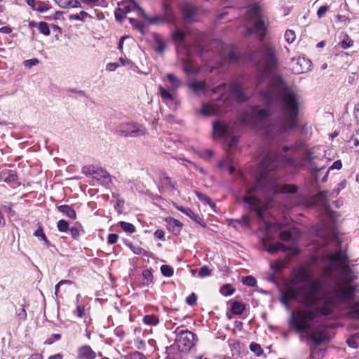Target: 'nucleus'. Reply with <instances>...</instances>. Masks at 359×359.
I'll use <instances>...</instances> for the list:
<instances>
[{
  "label": "nucleus",
  "mask_w": 359,
  "mask_h": 359,
  "mask_svg": "<svg viewBox=\"0 0 359 359\" xmlns=\"http://www.w3.org/2000/svg\"><path fill=\"white\" fill-rule=\"evenodd\" d=\"M39 60L37 58H33V59L25 60L24 65L26 67L30 68L32 66L36 65L37 64H39Z\"/></svg>",
  "instance_id": "603ef678"
},
{
  "label": "nucleus",
  "mask_w": 359,
  "mask_h": 359,
  "mask_svg": "<svg viewBox=\"0 0 359 359\" xmlns=\"http://www.w3.org/2000/svg\"><path fill=\"white\" fill-rule=\"evenodd\" d=\"M87 17H90L88 13L86 11H82L80 12L79 14L70 15L69 18L71 20H79V21L83 22V21H85V19Z\"/></svg>",
  "instance_id": "7c9ffc66"
},
{
  "label": "nucleus",
  "mask_w": 359,
  "mask_h": 359,
  "mask_svg": "<svg viewBox=\"0 0 359 359\" xmlns=\"http://www.w3.org/2000/svg\"><path fill=\"white\" fill-rule=\"evenodd\" d=\"M353 45V41L350 37L345 34L341 43V46L344 49H346Z\"/></svg>",
  "instance_id": "37998d69"
},
{
  "label": "nucleus",
  "mask_w": 359,
  "mask_h": 359,
  "mask_svg": "<svg viewBox=\"0 0 359 359\" xmlns=\"http://www.w3.org/2000/svg\"><path fill=\"white\" fill-rule=\"evenodd\" d=\"M130 25L137 29L141 34L145 33V25L135 18H129Z\"/></svg>",
  "instance_id": "bb28decb"
},
{
  "label": "nucleus",
  "mask_w": 359,
  "mask_h": 359,
  "mask_svg": "<svg viewBox=\"0 0 359 359\" xmlns=\"http://www.w3.org/2000/svg\"><path fill=\"white\" fill-rule=\"evenodd\" d=\"M212 138L214 140H222L229 150L233 149L238 142V137L232 133L230 124L221 120L212 123Z\"/></svg>",
  "instance_id": "423d86ee"
},
{
  "label": "nucleus",
  "mask_w": 359,
  "mask_h": 359,
  "mask_svg": "<svg viewBox=\"0 0 359 359\" xmlns=\"http://www.w3.org/2000/svg\"><path fill=\"white\" fill-rule=\"evenodd\" d=\"M34 235L36 237L41 238L46 243H48V241L47 240L41 226H39V228L35 231Z\"/></svg>",
  "instance_id": "3c124183"
},
{
  "label": "nucleus",
  "mask_w": 359,
  "mask_h": 359,
  "mask_svg": "<svg viewBox=\"0 0 359 359\" xmlns=\"http://www.w3.org/2000/svg\"><path fill=\"white\" fill-rule=\"evenodd\" d=\"M175 333V344L181 352H189L197 341L196 335L184 326L177 327Z\"/></svg>",
  "instance_id": "6e6552de"
},
{
  "label": "nucleus",
  "mask_w": 359,
  "mask_h": 359,
  "mask_svg": "<svg viewBox=\"0 0 359 359\" xmlns=\"http://www.w3.org/2000/svg\"><path fill=\"white\" fill-rule=\"evenodd\" d=\"M94 178L103 185H108L111 182V176L109 172L102 168H97Z\"/></svg>",
  "instance_id": "f3484780"
},
{
  "label": "nucleus",
  "mask_w": 359,
  "mask_h": 359,
  "mask_svg": "<svg viewBox=\"0 0 359 359\" xmlns=\"http://www.w3.org/2000/svg\"><path fill=\"white\" fill-rule=\"evenodd\" d=\"M182 11L185 20L188 22L195 21V17L198 15V9L189 4H184L182 8Z\"/></svg>",
  "instance_id": "2eb2a0df"
},
{
  "label": "nucleus",
  "mask_w": 359,
  "mask_h": 359,
  "mask_svg": "<svg viewBox=\"0 0 359 359\" xmlns=\"http://www.w3.org/2000/svg\"><path fill=\"white\" fill-rule=\"evenodd\" d=\"M328 264L323 273L312 279V273L302 266L293 271L290 283L293 286L283 294L282 301L297 299L307 307H316V312L323 316L332 313L338 304L352 298L353 289L344 283H350L353 278L347 264L348 257L341 250L326 256Z\"/></svg>",
  "instance_id": "f257e3e1"
},
{
  "label": "nucleus",
  "mask_w": 359,
  "mask_h": 359,
  "mask_svg": "<svg viewBox=\"0 0 359 359\" xmlns=\"http://www.w3.org/2000/svg\"><path fill=\"white\" fill-rule=\"evenodd\" d=\"M158 89L161 97L166 104H170V102L174 101V96L169 90H167L162 86H159Z\"/></svg>",
  "instance_id": "412c9836"
},
{
  "label": "nucleus",
  "mask_w": 359,
  "mask_h": 359,
  "mask_svg": "<svg viewBox=\"0 0 359 359\" xmlns=\"http://www.w3.org/2000/svg\"><path fill=\"white\" fill-rule=\"evenodd\" d=\"M277 165L278 157L273 154H267L261 162L262 170L260 178L256 181L255 185L247 187L245 194L241 197V200L261 219L269 205V201L263 202L260 198L261 196L270 201L271 194H293L297 191V187L294 185L282 184L276 179H266L268 172L274 169Z\"/></svg>",
  "instance_id": "7ed1b4c3"
},
{
  "label": "nucleus",
  "mask_w": 359,
  "mask_h": 359,
  "mask_svg": "<svg viewBox=\"0 0 359 359\" xmlns=\"http://www.w3.org/2000/svg\"><path fill=\"white\" fill-rule=\"evenodd\" d=\"M116 132L122 137H139L147 133L146 128L137 123L126 122L120 123L116 128Z\"/></svg>",
  "instance_id": "f8f14e48"
},
{
  "label": "nucleus",
  "mask_w": 359,
  "mask_h": 359,
  "mask_svg": "<svg viewBox=\"0 0 359 359\" xmlns=\"http://www.w3.org/2000/svg\"><path fill=\"white\" fill-rule=\"evenodd\" d=\"M180 29H177L173 33V40L176 43V51L180 60H182L184 65V70L189 74L196 72V67L190 57V48L184 43V39L189 35Z\"/></svg>",
  "instance_id": "39448f33"
},
{
  "label": "nucleus",
  "mask_w": 359,
  "mask_h": 359,
  "mask_svg": "<svg viewBox=\"0 0 359 359\" xmlns=\"http://www.w3.org/2000/svg\"><path fill=\"white\" fill-rule=\"evenodd\" d=\"M285 266V263L283 261H275L271 263V268L274 272L280 271Z\"/></svg>",
  "instance_id": "ea45409f"
},
{
  "label": "nucleus",
  "mask_w": 359,
  "mask_h": 359,
  "mask_svg": "<svg viewBox=\"0 0 359 359\" xmlns=\"http://www.w3.org/2000/svg\"><path fill=\"white\" fill-rule=\"evenodd\" d=\"M161 271L165 277H171L173 275V269L169 265H162Z\"/></svg>",
  "instance_id": "e433bc0d"
},
{
  "label": "nucleus",
  "mask_w": 359,
  "mask_h": 359,
  "mask_svg": "<svg viewBox=\"0 0 359 359\" xmlns=\"http://www.w3.org/2000/svg\"><path fill=\"white\" fill-rule=\"evenodd\" d=\"M352 140L353 142L354 146L359 147V129L356 132V133Z\"/></svg>",
  "instance_id": "338daca9"
},
{
  "label": "nucleus",
  "mask_w": 359,
  "mask_h": 359,
  "mask_svg": "<svg viewBox=\"0 0 359 359\" xmlns=\"http://www.w3.org/2000/svg\"><path fill=\"white\" fill-rule=\"evenodd\" d=\"M234 291L235 290L229 284L223 285L220 289V292L224 296H230L234 292Z\"/></svg>",
  "instance_id": "473e14b6"
},
{
  "label": "nucleus",
  "mask_w": 359,
  "mask_h": 359,
  "mask_svg": "<svg viewBox=\"0 0 359 359\" xmlns=\"http://www.w3.org/2000/svg\"><path fill=\"white\" fill-rule=\"evenodd\" d=\"M57 227L60 232H67L69 230V223L65 219H60L57 222Z\"/></svg>",
  "instance_id": "f704fd0d"
},
{
  "label": "nucleus",
  "mask_w": 359,
  "mask_h": 359,
  "mask_svg": "<svg viewBox=\"0 0 359 359\" xmlns=\"http://www.w3.org/2000/svg\"><path fill=\"white\" fill-rule=\"evenodd\" d=\"M119 226L121 229L126 233H133L135 231V228L134 225L131 223H128L126 222H120Z\"/></svg>",
  "instance_id": "c756f323"
},
{
  "label": "nucleus",
  "mask_w": 359,
  "mask_h": 359,
  "mask_svg": "<svg viewBox=\"0 0 359 359\" xmlns=\"http://www.w3.org/2000/svg\"><path fill=\"white\" fill-rule=\"evenodd\" d=\"M250 349L252 352H253L257 356H260L263 353V350L261 346L257 343H252L250 345Z\"/></svg>",
  "instance_id": "72a5a7b5"
},
{
  "label": "nucleus",
  "mask_w": 359,
  "mask_h": 359,
  "mask_svg": "<svg viewBox=\"0 0 359 359\" xmlns=\"http://www.w3.org/2000/svg\"><path fill=\"white\" fill-rule=\"evenodd\" d=\"M154 236L157 238L159 240H161L163 241H165V233L163 230L158 229L154 233Z\"/></svg>",
  "instance_id": "680f3d73"
},
{
  "label": "nucleus",
  "mask_w": 359,
  "mask_h": 359,
  "mask_svg": "<svg viewBox=\"0 0 359 359\" xmlns=\"http://www.w3.org/2000/svg\"><path fill=\"white\" fill-rule=\"evenodd\" d=\"M296 66L293 67V71L296 74H302L310 69L311 62L304 57L297 59Z\"/></svg>",
  "instance_id": "dca6fc26"
},
{
  "label": "nucleus",
  "mask_w": 359,
  "mask_h": 359,
  "mask_svg": "<svg viewBox=\"0 0 359 359\" xmlns=\"http://www.w3.org/2000/svg\"><path fill=\"white\" fill-rule=\"evenodd\" d=\"M54 1L62 9L81 7L80 2L78 0H54Z\"/></svg>",
  "instance_id": "a211bd4d"
},
{
  "label": "nucleus",
  "mask_w": 359,
  "mask_h": 359,
  "mask_svg": "<svg viewBox=\"0 0 359 359\" xmlns=\"http://www.w3.org/2000/svg\"><path fill=\"white\" fill-rule=\"evenodd\" d=\"M188 86L189 88L196 94L205 92L207 88L205 83L201 81H193L189 83Z\"/></svg>",
  "instance_id": "6ab92c4d"
},
{
  "label": "nucleus",
  "mask_w": 359,
  "mask_h": 359,
  "mask_svg": "<svg viewBox=\"0 0 359 359\" xmlns=\"http://www.w3.org/2000/svg\"><path fill=\"white\" fill-rule=\"evenodd\" d=\"M269 115V108H252L249 111H245L241 116V123L244 125L255 126L262 124Z\"/></svg>",
  "instance_id": "1a4fd4ad"
},
{
  "label": "nucleus",
  "mask_w": 359,
  "mask_h": 359,
  "mask_svg": "<svg viewBox=\"0 0 359 359\" xmlns=\"http://www.w3.org/2000/svg\"><path fill=\"white\" fill-rule=\"evenodd\" d=\"M143 322L148 325H156L159 323V319L155 315H146L143 318Z\"/></svg>",
  "instance_id": "a878e982"
},
{
  "label": "nucleus",
  "mask_w": 359,
  "mask_h": 359,
  "mask_svg": "<svg viewBox=\"0 0 359 359\" xmlns=\"http://www.w3.org/2000/svg\"><path fill=\"white\" fill-rule=\"evenodd\" d=\"M97 169V168L95 167L94 165L84 166L82 168V172L86 176H93L94 177Z\"/></svg>",
  "instance_id": "c9c22d12"
},
{
  "label": "nucleus",
  "mask_w": 359,
  "mask_h": 359,
  "mask_svg": "<svg viewBox=\"0 0 359 359\" xmlns=\"http://www.w3.org/2000/svg\"><path fill=\"white\" fill-rule=\"evenodd\" d=\"M296 35L294 31L287 29L285 33V39L288 43H292L294 41Z\"/></svg>",
  "instance_id": "58836bf2"
},
{
  "label": "nucleus",
  "mask_w": 359,
  "mask_h": 359,
  "mask_svg": "<svg viewBox=\"0 0 359 359\" xmlns=\"http://www.w3.org/2000/svg\"><path fill=\"white\" fill-rule=\"evenodd\" d=\"M277 62L275 48L266 45L262 49V58L258 65L262 70L257 88L269 102L280 99L283 112L280 123L270 124L265 128V133L270 137H276L297 124V115L300 104V95L287 86L279 76H271L270 72Z\"/></svg>",
  "instance_id": "f03ea898"
},
{
  "label": "nucleus",
  "mask_w": 359,
  "mask_h": 359,
  "mask_svg": "<svg viewBox=\"0 0 359 359\" xmlns=\"http://www.w3.org/2000/svg\"><path fill=\"white\" fill-rule=\"evenodd\" d=\"M226 56L229 60V62H237L238 59V55L236 50L233 48H230L226 50V53H225Z\"/></svg>",
  "instance_id": "cd10ccee"
},
{
  "label": "nucleus",
  "mask_w": 359,
  "mask_h": 359,
  "mask_svg": "<svg viewBox=\"0 0 359 359\" xmlns=\"http://www.w3.org/2000/svg\"><path fill=\"white\" fill-rule=\"evenodd\" d=\"M130 2V5L126 6V12H130L132 10H138V8H140L138 4L134 0H129Z\"/></svg>",
  "instance_id": "4d7b16f0"
},
{
  "label": "nucleus",
  "mask_w": 359,
  "mask_h": 359,
  "mask_svg": "<svg viewBox=\"0 0 359 359\" xmlns=\"http://www.w3.org/2000/svg\"><path fill=\"white\" fill-rule=\"evenodd\" d=\"M38 28H39V32L46 36H48L50 33L48 25L46 22H39Z\"/></svg>",
  "instance_id": "79ce46f5"
},
{
  "label": "nucleus",
  "mask_w": 359,
  "mask_h": 359,
  "mask_svg": "<svg viewBox=\"0 0 359 359\" xmlns=\"http://www.w3.org/2000/svg\"><path fill=\"white\" fill-rule=\"evenodd\" d=\"M320 150H321V148L320 147L310 149L307 151L306 156L305 157V160L311 164L313 171L316 172L315 174L316 179H317L318 177V172L324 168V166L318 167V165H316L315 163L316 158L318 157V155L316 154V153Z\"/></svg>",
  "instance_id": "ddd939ff"
},
{
  "label": "nucleus",
  "mask_w": 359,
  "mask_h": 359,
  "mask_svg": "<svg viewBox=\"0 0 359 359\" xmlns=\"http://www.w3.org/2000/svg\"><path fill=\"white\" fill-rule=\"evenodd\" d=\"M198 197L201 202L209 205L212 210L216 212V205L210 197L203 194H198Z\"/></svg>",
  "instance_id": "393cba45"
},
{
  "label": "nucleus",
  "mask_w": 359,
  "mask_h": 359,
  "mask_svg": "<svg viewBox=\"0 0 359 359\" xmlns=\"http://www.w3.org/2000/svg\"><path fill=\"white\" fill-rule=\"evenodd\" d=\"M311 337L316 344H320L325 340L326 334L323 331H316L311 334Z\"/></svg>",
  "instance_id": "b1692460"
},
{
  "label": "nucleus",
  "mask_w": 359,
  "mask_h": 359,
  "mask_svg": "<svg viewBox=\"0 0 359 359\" xmlns=\"http://www.w3.org/2000/svg\"><path fill=\"white\" fill-rule=\"evenodd\" d=\"M81 227L78 226L77 225H75L69 229L70 234L74 239H77L79 237L81 231Z\"/></svg>",
  "instance_id": "c03bdc74"
},
{
  "label": "nucleus",
  "mask_w": 359,
  "mask_h": 359,
  "mask_svg": "<svg viewBox=\"0 0 359 359\" xmlns=\"http://www.w3.org/2000/svg\"><path fill=\"white\" fill-rule=\"evenodd\" d=\"M330 6H322L317 11V16L318 18H322L325 14L329 11Z\"/></svg>",
  "instance_id": "8fccbe9b"
},
{
  "label": "nucleus",
  "mask_w": 359,
  "mask_h": 359,
  "mask_svg": "<svg viewBox=\"0 0 359 359\" xmlns=\"http://www.w3.org/2000/svg\"><path fill=\"white\" fill-rule=\"evenodd\" d=\"M49 9V8L47 6V5L41 1H37V7L36 8V10L40 13H44L47 11Z\"/></svg>",
  "instance_id": "09e8293b"
},
{
  "label": "nucleus",
  "mask_w": 359,
  "mask_h": 359,
  "mask_svg": "<svg viewBox=\"0 0 359 359\" xmlns=\"http://www.w3.org/2000/svg\"><path fill=\"white\" fill-rule=\"evenodd\" d=\"M351 318L355 319H359V309H355L352 311L350 313Z\"/></svg>",
  "instance_id": "774afa93"
},
{
  "label": "nucleus",
  "mask_w": 359,
  "mask_h": 359,
  "mask_svg": "<svg viewBox=\"0 0 359 359\" xmlns=\"http://www.w3.org/2000/svg\"><path fill=\"white\" fill-rule=\"evenodd\" d=\"M264 5L260 2L252 5L248 9L246 18L252 22V27L248 29V33H256L263 39L265 36V25L262 17Z\"/></svg>",
  "instance_id": "0eeeda50"
},
{
  "label": "nucleus",
  "mask_w": 359,
  "mask_h": 359,
  "mask_svg": "<svg viewBox=\"0 0 359 359\" xmlns=\"http://www.w3.org/2000/svg\"><path fill=\"white\" fill-rule=\"evenodd\" d=\"M266 251L271 254H274L278 252L276 244L269 245V247L266 248Z\"/></svg>",
  "instance_id": "69168bd1"
},
{
  "label": "nucleus",
  "mask_w": 359,
  "mask_h": 359,
  "mask_svg": "<svg viewBox=\"0 0 359 359\" xmlns=\"http://www.w3.org/2000/svg\"><path fill=\"white\" fill-rule=\"evenodd\" d=\"M245 309V305L241 302L234 301L231 307L232 313L235 315H241Z\"/></svg>",
  "instance_id": "5701e85b"
},
{
  "label": "nucleus",
  "mask_w": 359,
  "mask_h": 359,
  "mask_svg": "<svg viewBox=\"0 0 359 359\" xmlns=\"http://www.w3.org/2000/svg\"><path fill=\"white\" fill-rule=\"evenodd\" d=\"M57 210L63 213L64 215H67L71 219H76V211L69 205H61L57 206Z\"/></svg>",
  "instance_id": "aec40b11"
},
{
  "label": "nucleus",
  "mask_w": 359,
  "mask_h": 359,
  "mask_svg": "<svg viewBox=\"0 0 359 359\" xmlns=\"http://www.w3.org/2000/svg\"><path fill=\"white\" fill-rule=\"evenodd\" d=\"M156 46H155V50L156 52L158 53H162L165 50V43L159 38H156L155 40Z\"/></svg>",
  "instance_id": "2f4dec72"
},
{
  "label": "nucleus",
  "mask_w": 359,
  "mask_h": 359,
  "mask_svg": "<svg viewBox=\"0 0 359 359\" xmlns=\"http://www.w3.org/2000/svg\"><path fill=\"white\" fill-rule=\"evenodd\" d=\"M129 247L132 250V251L136 255H141L143 252V249L139 246H133L132 245H130Z\"/></svg>",
  "instance_id": "0e129e2a"
},
{
  "label": "nucleus",
  "mask_w": 359,
  "mask_h": 359,
  "mask_svg": "<svg viewBox=\"0 0 359 359\" xmlns=\"http://www.w3.org/2000/svg\"><path fill=\"white\" fill-rule=\"evenodd\" d=\"M118 67H120V65L116 62H110L108 63L106 66V70L109 72H114L115 71Z\"/></svg>",
  "instance_id": "bf43d9fd"
},
{
  "label": "nucleus",
  "mask_w": 359,
  "mask_h": 359,
  "mask_svg": "<svg viewBox=\"0 0 359 359\" xmlns=\"http://www.w3.org/2000/svg\"><path fill=\"white\" fill-rule=\"evenodd\" d=\"M76 314L78 317L82 318L85 313L84 306L81 305H78L75 311Z\"/></svg>",
  "instance_id": "e2e57ef3"
},
{
  "label": "nucleus",
  "mask_w": 359,
  "mask_h": 359,
  "mask_svg": "<svg viewBox=\"0 0 359 359\" xmlns=\"http://www.w3.org/2000/svg\"><path fill=\"white\" fill-rule=\"evenodd\" d=\"M163 9L164 12V17H160L158 15L154 17H149L142 8H138V13L141 15L145 20H148L151 24H158L163 22H166L170 24H175L176 17L174 15L170 8V4L167 0H163Z\"/></svg>",
  "instance_id": "9b49d317"
},
{
  "label": "nucleus",
  "mask_w": 359,
  "mask_h": 359,
  "mask_svg": "<svg viewBox=\"0 0 359 359\" xmlns=\"http://www.w3.org/2000/svg\"><path fill=\"white\" fill-rule=\"evenodd\" d=\"M342 167V163H341V161L340 160H337L336 161H334L332 165L329 168L328 170L327 171L325 175L323 177L322 181L323 182H326L327 181V177H328V175H329V172L330 170H340Z\"/></svg>",
  "instance_id": "c85d7f7f"
},
{
  "label": "nucleus",
  "mask_w": 359,
  "mask_h": 359,
  "mask_svg": "<svg viewBox=\"0 0 359 359\" xmlns=\"http://www.w3.org/2000/svg\"><path fill=\"white\" fill-rule=\"evenodd\" d=\"M115 18L116 20L121 22L125 18V13L121 8H118L115 11Z\"/></svg>",
  "instance_id": "864d4df0"
},
{
  "label": "nucleus",
  "mask_w": 359,
  "mask_h": 359,
  "mask_svg": "<svg viewBox=\"0 0 359 359\" xmlns=\"http://www.w3.org/2000/svg\"><path fill=\"white\" fill-rule=\"evenodd\" d=\"M64 284L71 285V284H72V281L69 280H60L55 287V294L56 297H58L60 287Z\"/></svg>",
  "instance_id": "49530a36"
},
{
  "label": "nucleus",
  "mask_w": 359,
  "mask_h": 359,
  "mask_svg": "<svg viewBox=\"0 0 359 359\" xmlns=\"http://www.w3.org/2000/svg\"><path fill=\"white\" fill-rule=\"evenodd\" d=\"M315 312L305 309L292 313L291 320L297 332H306L310 330L309 322L315 318Z\"/></svg>",
  "instance_id": "9d476101"
},
{
  "label": "nucleus",
  "mask_w": 359,
  "mask_h": 359,
  "mask_svg": "<svg viewBox=\"0 0 359 359\" xmlns=\"http://www.w3.org/2000/svg\"><path fill=\"white\" fill-rule=\"evenodd\" d=\"M210 273L211 271L209 269V268L206 266H203L200 269L198 276L200 278H205L209 276Z\"/></svg>",
  "instance_id": "a18cd8bd"
},
{
  "label": "nucleus",
  "mask_w": 359,
  "mask_h": 359,
  "mask_svg": "<svg viewBox=\"0 0 359 359\" xmlns=\"http://www.w3.org/2000/svg\"><path fill=\"white\" fill-rule=\"evenodd\" d=\"M177 209L180 212L184 213L185 215H187V216H189L191 218V216L194 213L189 208H184V207L180 206V207H178Z\"/></svg>",
  "instance_id": "13d9d810"
},
{
  "label": "nucleus",
  "mask_w": 359,
  "mask_h": 359,
  "mask_svg": "<svg viewBox=\"0 0 359 359\" xmlns=\"http://www.w3.org/2000/svg\"><path fill=\"white\" fill-rule=\"evenodd\" d=\"M96 353L88 345H83L77 349V359H95Z\"/></svg>",
  "instance_id": "4468645a"
},
{
  "label": "nucleus",
  "mask_w": 359,
  "mask_h": 359,
  "mask_svg": "<svg viewBox=\"0 0 359 359\" xmlns=\"http://www.w3.org/2000/svg\"><path fill=\"white\" fill-rule=\"evenodd\" d=\"M17 316L20 320H25L27 318V313L23 307H21L17 311Z\"/></svg>",
  "instance_id": "5fc2aeb1"
},
{
  "label": "nucleus",
  "mask_w": 359,
  "mask_h": 359,
  "mask_svg": "<svg viewBox=\"0 0 359 359\" xmlns=\"http://www.w3.org/2000/svg\"><path fill=\"white\" fill-rule=\"evenodd\" d=\"M242 283L245 285L254 287L257 283V280L253 276H248L243 277Z\"/></svg>",
  "instance_id": "4c0bfd02"
},
{
  "label": "nucleus",
  "mask_w": 359,
  "mask_h": 359,
  "mask_svg": "<svg viewBox=\"0 0 359 359\" xmlns=\"http://www.w3.org/2000/svg\"><path fill=\"white\" fill-rule=\"evenodd\" d=\"M166 77L169 82L171 90H175L181 86V80L178 77L175 76L174 74H167Z\"/></svg>",
  "instance_id": "4be33fe9"
},
{
  "label": "nucleus",
  "mask_w": 359,
  "mask_h": 359,
  "mask_svg": "<svg viewBox=\"0 0 359 359\" xmlns=\"http://www.w3.org/2000/svg\"><path fill=\"white\" fill-rule=\"evenodd\" d=\"M118 235L115 233H111L108 236L107 242L109 244H114L117 242Z\"/></svg>",
  "instance_id": "052dcab7"
},
{
  "label": "nucleus",
  "mask_w": 359,
  "mask_h": 359,
  "mask_svg": "<svg viewBox=\"0 0 359 359\" xmlns=\"http://www.w3.org/2000/svg\"><path fill=\"white\" fill-rule=\"evenodd\" d=\"M279 238L283 241H289L292 238V234L289 231H283L280 233Z\"/></svg>",
  "instance_id": "de8ad7c7"
},
{
  "label": "nucleus",
  "mask_w": 359,
  "mask_h": 359,
  "mask_svg": "<svg viewBox=\"0 0 359 359\" xmlns=\"http://www.w3.org/2000/svg\"><path fill=\"white\" fill-rule=\"evenodd\" d=\"M161 182L163 187L165 188L174 189L175 185L171 181L170 178L168 176H163L161 179Z\"/></svg>",
  "instance_id": "a19ab883"
},
{
  "label": "nucleus",
  "mask_w": 359,
  "mask_h": 359,
  "mask_svg": "<svg viewBox=\"0 0 359 359\" xmlns=\"http://www.w3.org/2000/svg\"><path fill=\"white\" fill-rule=\"evenodd\" d=\"M226 88L228 93H223L221 97L217 100H211L202 105L201 114L204 116H213L224 111V109L231 105L232 99L243 102L247 99L243 88L238 84H231L227 87L222 84L216 87L214 93H219L222 89Z\"/></svg>",
  "instance_id": "20e7f679"
},
{
  "label": "nucleus",
  "mask_w": 359,
  "mask_h": 359,
  "mask_svg": "<svg viewBox=\"0 0 359 359\" xmlns=\"http://www.w3.org/2000/svg\"><path fill=\"white\" fill-rule=\"evenodd\" d=\"M196 300L197 296L194 293H192L189 297H187L186 302L189 305L193 306L196 303Z\"/></svg>",
  "instance_id": "6e6d98bb"
}]
</instances>
